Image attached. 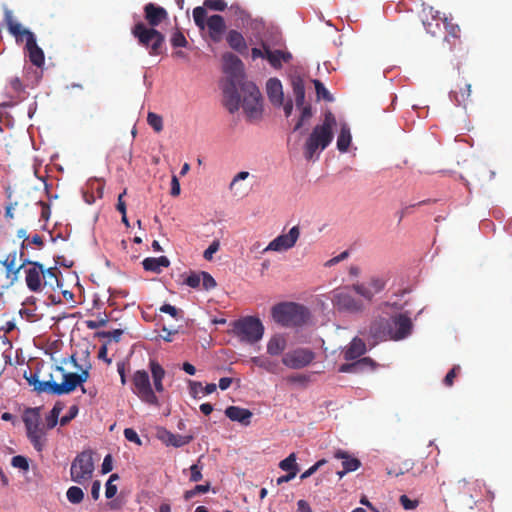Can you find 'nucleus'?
I'll list each match as a JSON object with an SVG mask.
<instances>
[{
  "label": "nucleus",
  "mask_w": 512,
  "mask_h": 512,
  "mask_svg": "<svg viewBox=\"0 0 512 512\" xmlns=\"http://www.w3.org/2000/svg\"><path fill=\"white\" fill-rule=\"evenodd\" d=\"M222 61L223 72L227 76L223 85L224 105L230 113H235L240 108L238 85L244 82L243 63L231 52L224 53Z\"/></svg>",
  "instance_id": "f257e3e1"
},
{
  "label": "nucleus",
  "mask_w": 512,
  "mask_h": 512,
  "mask_svg": "<svg viewBox=\"0 0 512 512\" xmlns=\"http://www.w3.org/2000/svg\"><path fill=\"white\" fill-rule=\"evenodd\" d=\"M337 121L331 111L324 114L321 124H317L307 137L304 143V157L306 160H313L319 157V152L325 150L333 141V129Z\"/></svg>",
  "instance_id": "f03ea898"
},
{
  "label": "nucleus",
  "mask_w": 512,
  "mask_h": 512,
  "mask_svg": "<svg viewBox=\"0 0 512 512\" xmlns=\"http://www.w3.org/2000/svg\"><path fill=\"white\" fill-rule=\"evenodd\" d=\"M23 265H26L23 271L25 283L31 292H41L47 286L52 290L60 287L57 267L45 268L40 262L28 259L23 260Z\"/></svg>",
  "instance_id": "7ed1b4c3"
},
{
  "label": "nucleus",
  "mask_w": 512,
  "mask_h": 512,
  "mask_svg": "<svg viewBox=\"0 0 512 512\" xmlns=\"http://www.w3.org/2000/svg\"><path fill=\"white\" fill-rule=\"evenodd\" d=\"M273 320L283 327H300L310 319L308 308L294 302H282L271 310Z\"/></svg>",
  "instance_id": "20e7f679"
},
{
  "label": "nucleus",
  "mask_w": 512,
  "mask_h": 512,
  "mask_svg": "<svg viewBox=\"0 0 512 512\" xmlns=\"http://www.w3.org/2000/svg\"><path fill=\"white\" fill-rule=\"evenodd\" d=\"M193 20L199 30L207 29L209 38L214 43H219L223 39L226 31L224 18L219 14L207 17V11L204 7L198 6L193 9Z\"/></svg>",
  "instance_id": "39448f33"
},
{
  "label": "nucleus",
  "mask_w": 512,
  "mask_h": 512,
  "mask_svg": "<svg viewBox=\"0 0 512 512\" xmlns=\"http://www.w3.org/2000/svg\"><path fill=\"white\" fill-rule=\"evenodd\" d=\"M138 43L149 50L152 56L160 55L165 42L164 35L155 28L147 27L143 22L136 23L131 29Z\"/></svg>",
  "instance_id": "423d86ee"
},
{
  "label": "nucleus",
  "mask_w": 512,
  "mask_h": 512,
  "mask_svg": "<svg viewBox=\"0 0 512 512\" xmlns=\"http://www.w3.org/2000/svg\"><path fill=\"white\" fill-rule=\"evenodd\" d=\"M232 333L242 342L254 344L262 339L264 326L259 318L246 316L232 323Z\"/></svg>",
  "instance_id": "0eeeda50"
},
{
  "label": "nucleus",
  "mask_w": 512,
  "mask_h": 512,
  "mask_svg": "<svg viewBox=\"0 0 512 512\" xmlns=\"http://www.w3.org/2000/svg\"><path fill=\"white\" fill-rule=\"evenodd\" d=\"M290 84L292 87L293 96L295 98L296 108L300 111L297 122L293 131H299L304 124L313 116L312 106L305 103V85L304 80L300 75H292L290 77Z\"/></svg>",
  "instance_id": "6e6552de"
},
{
  "label": "nucleus",
  "mask_w": 512,
  "mask_h": 512,
  "mask_svg": "<svg viewBox=\"0 0 512 512\" xmlns=\"http://www.w3.org/2000/svg\"><path fill=\"white\" fill-rule=\"evenodd\" d=\"M240 87L243 99L240 105L250 119L259 118L262 113V96L260 90L253 82H243Z\"/></svg>",
  "instance_id": "1a4fd4ad"
},
{
  "label": "nucleus",
  "mask_w": 512,
  "mask_h": 512,
  "mask_svg": "<svg viewBox=\"0 0 512 512\" xmlns=\"http://www.w3.org/2000/svg\"><path fill=\"white\" fill-rule=\"evenodd\" d=\"M132 392L144 403L159 406V400L151 387L150 377L146 370H137L132 375Z\"/></svg>",
  "instance_id": "9d476101"
},
{
  "label": "nucleus",
  "mask_w": 512,
  "mask_h": 512,
  "mask_svg": "<svg viewBox=\"0 0 512 512\" xmlns=\"http://www.w3.org/2000/svg\"><path fill=\"white\" fill-rule=\"evenodd\" d=\"M94 462L91 451H82L73 460L70 468L71 480L84 484L92 478Z\"/></svg>",
  "instance_id": "9b49d317"
},
{
  "label": "nucleus",
  "mask_w": 512,
  "mask_h": 512,
  "mask_svg": "<svg viewBox=\"0 0 512 512\" xmlns=\"http://www.w3.org/2000/svg\"><path fill=\"white\" fill-rule=\"evenodd\" d=\"M55 371L61 374L62 382L57 383L52 379L47 380V383L43 384L42 390L50 388V394L63 395L73 392L79 386L76 373L66 372L62 366H56Z\"/></svg>",
  "instance_id": "f8f14e48"
},
{
  "label": "nucleus",
  "mask_w": 512,
  "mask_h": 512,
  "mask_svg": "<svg viewBox=\"0 0 512 512\" xmlns=\"http://www.w3.org/2000/svg\"><path fill=\"white\" fill-rule=\"evenodd\" d=\"M315 359V353L308 348H298L287 352L282 363L291 369H301L308 366Z\"/></svg>",
  "instance_id": "ddd939ff"
},
{
  "label": "nucleus",
  "mask_w": 512,
  "mask_h": 512,
  "mask_svg": "<svg viewBox=\"0 0 512 512\" xmlns=\"http://www.w3.org/2000/svg\"><path fill=\"white\" fill-rule=\"evenodd\" d=\"M391 340H401L410 335L412 321L406 314L400 313L390 317Z\"/></svg>",
  "instance_id": "4468645a"
},
{
  "label": "nucleus",
  "mask_w": 512,
  "mask_h": 512,
  "mask_svg": "<svg viewBox=\"0 0 512 512\" xmlns=\"http://www.w3.org/2000/svg\"><path fill=\"white\" fill-rule=\"evenodd\" d=\"M300 236V230L298 226H293L287 234H281L272 240L269 245L265 248V251H285L296 244Z\"/></svg>",
  "instance_id": "2eb2a0df"
},
{
  "label": "nucleus",
  "mask_w": 512,
  "mask_h": 512,
  "mask_svg": "<svg viewBox=\"0 0 512 512\" xmlns=\"http://www.w3.org/2000/svg\"><path fill=\"white\" fill-rule=\"evenodd\" d=\"M345 288L334 294L333 302L340 310L359 312L363 310V303L357 300L349 291Z\"/></svg>",
  "instance_id": "dca6fc26"
},
{
  "label": "nucleus",
  "mask_w": 512,
  "mask_h": 512,
  "mask_svg": "<svg viewBox=\"0 0 512 512\" xmlns=\"http://www.w3.org/2000/svg\"><path fill=\"white\" fill-rule=\"evenodd\" d=\"M471 84L461 79L457 82L455 88L450 92V98L457 105L466 107L470 101Z\"/></svg>",
  "instance_id": "f3484780"
},
{
  "label": "nucleus",
  "mask_w": 512,
  "mask_h": 512,
  "mask_svg": "<svg viewBox=\"0 0 512 512\" xmlns=\"http://www.w3.org/2000/svg\"><path fill=\"white\" fill-rule=\"evenodd\" d=\"M25 50L27 51L29 61L40 68L44 65L45 55L43 50L37 45L36 37L34 34L29 35V39L25 44Z\"/></svg>",
  "instance_id": "a211bd4d"
},
{
  "label": "nucleus",
  "mask_w": 512,
  "mask_h": 512,
  "mask_svg": "<svg viewBox=\"0 0 512 512\" xmlns=\"http://www.w3.org/2000/svg\"><path fill=\"white\" fill-rule=\"evenodd\" d=\"M144 14L145 20L151 28L158 26L168 16L167 11L163 7L157 6L153 3H148L144 6Z\"/></svg>",
  "instance_id": "6ab92c4d"
},
{
  "label": "nucleus",
  "mask_w": 512,
  "mask_h": 512,
  "mask_svg": "<svg viewBox=\"0 0 512 512\" xmlns=\"http://www.w3.org/2000/svg\"><path fill=\"white\" fill-rule=\"evenodd\" d=\"M266 92L269 101L275 107L283 105L284 92L283 86L279 79L270 78L266 83Z\"/></svg>",
  "instance_id": "aec40b11"
},
{
  "label": "nucleus",
  "mask_w": 512,
  "mask_h": 512,
  "mask_svg": "<svg viewBox=\"0 0 512 512\" xmlns=\"http://www.w3.org/2000/svg\"><path fill=\"white\" fill-rule=\"evenodd\" d=\"M369 333L376 340H391L390 318H379L373 321Z\"/></svg>",
  "instance_id": "412c9836"
},
{
  "label": "nucleus",
  "mask_w": 512,
  "mask_h": 512,
  "mask_svg": "<svg viewBox=\"0 0 512 512\" xmlns=\"http://www.w3.org/2000/svg\"><path fill=\"white\" fill-rule=\"evenodd\" d=\"M225 415L235 422H239L242 425H249L253 416L249 409L241 408L239 406H229L225 409Z\"/></svg>",
  "instance_id": "4be33fe9"
},
{
  "label": "nucleus",
  "mask_w": 512,
  "mask_h": 512,
  "mask_svg": "<svg viewBox=\"0 0 512 512\" xmlns=\"http://www.w3.org/2000/svg\"><path fill=\"white\" fill-rule=\"evenodd\" d=\"M27 437L33 447L41 452L46 444V433L40 425L26 428Z\"/></svg>",
  "instance_id": "5701e85b"
},
{
  "label": "nucleus",
  "mask_w": 512,
  "mask_h": 512,
  "mask_svg": "<svg viewBox=\"0 0 512 512\" xmlns=\"http://www.w3.org/2000/svg\"><path fill=\"white\" fill-rule=\"evenodd\" d=\"M149 369L152 375L155 391L162 393L164 391L163 379L166 375L165 369L154 359H150Z\"/></svg>",
  "instance_id": "b1692460"
},
{
  "label": "nucleus",
  "mask_w": 512,
  "mask_h": 512,
  "mask_svg": "<svg viewBox=\"0 0 512 512\" xmlns=\"http://www.w3.org/2000/svg\"><path fill=\"white\" fill-rule=\"evenodd\" d=\"M365 352V342L362 339L355 337L344 351V359L347 361L355 360L365 354Z\"/></svg>",
  "instance_id": "393cba45"
},
{
  "label": "nucleus",
  "mask_w": 512,
  "mask_h": 512,
  "mask_svg": "<svg viewBox=\"0 0 512 512\" xmlns=\"http://www.w3.org/2000/svg\"><path fill=\"white\" fill-rule=\"evenodd\" d=\"M226 41L231 49L237 51L240 54H244L248 49L245 38L237 30L232 29L228 31L226 35Z\"/></svg>",
  "instance_id": "a878e982"
},
{
  "label": "nucleus",
  "mask_w": 512,
  "mask_h": 512,
  "mask_svg": "<svg viewBox=\"0 0 512 512\" xmlns=\"http://www.w3.org/2000/svg\"><path fill=\"white\" fill-rule=\"evenodd\" d=\"M424 17H422V23L427 33L431 34L432 36H435L440 30V23L439 19L437 18V15L433 14V8L423 9Z\"/></svg>",
  "instance_id": "bb28decb"
},
{
  "label": "nucleus",
  "mask_w": 512,
  "mask_h": 512,
  "mask_svg": "<svg viewBox=\"0 0 512 512\" xmlns=\"http://www.w3.org/2000/svg\"><path fill=\"white\" fill-rule=\"evenodd\" d=\"M142 265L144 270L159 274L162 268L169 267L170 261L166 256L147 257L142 261Z\"/></svg>",
  "instance_id": "cd10ccee"
},
{
  "label": "nucleus",
  "mask_w": 512,
  "mask_h": 512,
  "mask_svg": "<svg viewBox=\"0 0 512 512\" xmlns=\"http://www.w3.org/2000/svg\"><path fill=\"white\" fill-rule=\"evenodd\" d=\"M374 367H375V362L369 357H364V358H362L356 362H353V363L342 364L339 367V372L352 373V372L362 371L365 368L373 369Z\"/></svg>",
  "instance_id": "c85d7f7f"
},
{
  "label": "nucleus",
  "mask_w": 512,
  "mask_h": 512,
  "mask_svg": "<svg viewBox=\"0 0 512 512\" xmlns=\"http://www.w3.org/2000/svg\"><path fill=\"white\" fill-rule=\"evenodd\" d=\"M159 437L166 445H171L174 447H182L187 445L193 439L192 436L173 434L167 430H164Z\"/></svg>",
  "instance_id": "c756f323"
},
{
  "label": "nucleus",
  "mask_w": 512,
  "mask_h": 512,
  "mask_svg": "<svg viewBox=\"0 0 512 512\" xmlns=\"http://www.w3.org/2000/svg\"><path fill=\"white\" fill-rule=\"evenodd\" d=\"M334 457L336 459L342 460V466L344 468V473L356 471L361 466L360 460L349 455L346 451L337 450L334 453Z\"/></svg>",
  "instance_id": "7c9ffc66"
},
{
  "label": "nucleus",
  "mask_w": 512,
  "mask_h": 512,
  "mask_svg": "<svg viewBox=\"0 0 512 512\" xmlns=\"http://www.w3.org/2000/svg\"><path fill=\"white\" fill-rule=\"evenodd\" d=\"M292 58L289 52H283L281 50H270L269 47L266 48V59L274 68H280L282 66V62H289Z\"/></svg>",
  "instance_id": "2f4dec72"
},
{
  "label": "nucleus",
  "mask_w": 512,
  "mask_h": 512,
  "mask_svg": "<svg viewBox=\"0 0 512 512\" xmlns=\"http://www.w3.org/2000/svg\"><path fill=\"white\" fill-rule=\"evenodd\" d=\"M7 25L9 32L16 38V42H22L24 39L27 42L29 35L34 34L30 30L23 28L20 23L14 22L11 17H8Z\"/></svg>",
  "instance_id": "473e14b6"
},
{
  "label": "nucleus",
  "mask_w": 512,
  "mask_h": 512,
  "mask_svg": "<svg viewBox=\"0 0 512 512\" xmlns=\"http://www.w3.org/2000/svg\"><path fill=\"white\" fill-rule=\"evenodd\" d=\"M17 252L13 251L7 255L5 260L3 261V265L6 268L7 276H12V280L17 279V275L21 269L24 270L26 265H23V262L20 266H16Z\"/></svg>",
  "instance_id": "72a5a7b5"
},
{
  "label": "nucleus",
  "mask_w": 512,
  "mask_h": 512,
  "mask_svg": "<svg viewBox=\"0 0 512 512\" xmlns=\"http://www.w3.org/2000/svg\"><path fill=\"white\" fill-rule=\"evenodd\" d=\"M286 348V340L280 335H275L270 338L267 343V353L271 356H278Z\"/></svg>",
  "instance_id": "f704fd0d"
},
{
  "label": "nucleus",
  "mask_w": 512,
  "mask_h": 512,
  "mask_svg": "<svg viewBox=\"0 0 512 512\" xmlns=\"http://www.w3.org/2000/svg\"><path fill=\"white\" fill-rule=\"evenodd\" d=\"M351 140L350 128L346 124H343L337 138V149L340 152H347L351 144Z\"/></svg>",
  "instance_id": "c9c22d12"
},
{
  "label": "nucleus",
  "mask_w": 512,
  "mask_h": 512,
  "mask_svg": "<svg viewBox=\"0 0 512 512\" xmlns=\"http://www.w3.org/2000/svg\"><path fill=\"white\" fill-rule=\"evenodd\" d=\"M22 418L25 428L40 425V408H26Z\"/></svg>",
  "instance_id": "e433bc0d"
},
{
  "label": "nucleus",
  "mask_w": 512,
  "mask_h": 512,
  "mask_svg": "<svg viewBox=\"0 0 512 512\" xmlns=\"http://www.w3.org/2000/svg\"><path fill=\"white\" fill-rule=\"evenodd\" d=\"M251 361L256 366H258L260 368H263V369H265L266 371H268L270 373H276L277 372V368H278L277 363L272 361V360H270L267 357L255 356V357L251 358Z\"/></svg>",
  "instance_id": "4c0bfd02"
},
{
  "label": "nucleus",
  "mask_w": 512,
  "mask_h": 512,
  "mask_svg": "<svg viewBox=\"0 0 512 512\" xmlns=\"http://www.w3.org/2000/svg\"><path fill=\"white\" fill-rule=\"evenodd\" d=\"M63 410V405L60 402L55 403L50 414L46 417V427L47 429H53L59 420V415Z\"/></svg>",
  "instance_id": "58836bf2"
},
{
  "label": "nucleus",
  "mask_w": 512,
  "mask_h": 512,
  "mask_svg": "<svg viewBox=\"0 0 512 512\" xmlns=\"http://www.w3.org/2000/svg\"><path fill=\"white\" fill-rule=\"evenodd\" d=\"M444 26L447 33V36L445 37L446 41H449V37H452L454 40L460 39V32L461 29L458 24L453 23L452 20L445 18L444 19Z\"/></svg>",
  "instance_id": "ea45409f"
},
{
  "label": "nucleus",
  "mask_w": 512,
  "mask_h": 512,
  "mask_svg": "<svg viewBox=\"0 0 512 512\" xmlns=\"http://www.w3.org/2000/svg\"><path fill=\"white\" fill-rule=\"evenodd\" d=\"M67 499L72 504H79L84 499V492L78 486H71L66 492Z\"/></svg>",
  "instance_id": "a19ab883"
},
{
  "label": "nucleus",
  "mask_w": 512,
  "mask_h": 512,
  "mask_svg": "<svg viewBox=\"0 0 512 512\" xmlns=\"http://www.w3.org/2000/svg\"><path fill=\"white\" fill-rule=\"evenodd\" d=\"M351 289L367 301H372L374 297V292H372L371 288L363 283H355L351 286Z\"/></svg>",
  "instance_id": "79ce46f5"
},
{
  "label": "nucleus",
  "mask_w": 512,
  "mask_h": 512,
  "mask_svg": "<svg viewBox=\"0 0 512 512\" xmlns=\"http://www.w3.org/2000/svg\"><path fill=\"white\" fill-rule=\"evenodd\" d=\"M279 467L287 472L295 471V473L297 474L299 471V467L296 463L295 453H291L287 458L280 461Z\"/></svg>",
  "instance_id": "37998d69"
},
{
  "label": "nucleus",
  "mask_w": 512,
  "mask_h": 512,
  "mask_svg": "<svg viewBox=\"0 0 512 512\" xmlns=\"http://www.w3.org/2000/svg\"><path fill=\"white\" fill-rule=\"evenodd\" d=\"M229 10L242 24L247 23L251 19L250 14L237 4L231 5Z\"/></svg>",
  "instance_id": "c03bdc74"
},
{
  "label": "nucleus",
  "mask_w": 512,
  "mask_h": 512,
  "mask_svg": "<svg viewBox=\"0 0 512 512\" xmlns=\"http://www.w3.org/2000/svg\"><path fill=\"white\" fill-rule=\"evenodd\" d=\"M313 84L315 86V91L318 99H324L325 101L328 102H331L333 100L332 95L329 93V91L326 89V87L320 80L314 79Z\"/></svg>",
  "instance_id": "a18cd8bd"
},
{
  "label": "nucleus",
  "mask_w": 512,
  "mask_h": 512,
  "mask_svg": "<svg viewBox=\"0 0 512 512\" xmlns=\"http://www.w3.org/2000/svg\"><path fill=\"white\" fill-rule=\"evenodd\" d=\"M26 380L28 381V383L30 385H32L34 387V390L37 391L38 393H48L50 394V388H48L47 390H42V386L43 384L47 383V381H40L38 379V375L37 373H30L29 376H25Z\"/></svg>",
  "instance_id": "49530a36"
},
{
  "label": "nucleus",
  "mask_w": 512,
  "mask_h": 512,
  "mask_svg": "<svg viewBox=\"0 0 512 512\" xmlns=\"http://www.w3.org/2000/svg\"><path fill=\"white\" fill-rule=\"evenodd\" d=\"M147 123L154 129L155 132L159 133L163 130V118L154 113L149 112L147 115Z\"/></svg>",
  "instance_id": "de8ad7c7"
},
{
  "label": "nucleus",
  "mask_w": 512,
  "mask_h": 512,
  "mask_svg": "<svg viewBox=\"0 0 512 512\" xmlns=\"http://www.w3.org/2000/svg\"><path fill=\"white\" fill-rule=\"evenodd\" d=\"M209 490H210L209 483H207L205 485H196L193 489L185 491L183 497L186 501H189L192 498H194L196 495L207 493Z\"/></svg>",
  "instance_id": "09e8293b"
},
{
  "label": "nucleus",
  "mask_w": 512,
  "mask_h": 512,
  "mask_svg": "<svg viewBox=\"0 0 512 512\" xmlns=\"http://www.w3.org/2000/svg\"><path fill=\"white\" fill-rule=\"evenodd\" d=\"M204 6L214 11H224L227 3L224 0H204Z\"/></svg>",
  "instance_id": "8fccbe9b"
},
{
  "label": "nucleus",
  "mask_w": 512,
  "mask_h": 512,
  "mask_svg": "<svg viewBox=\"0 0 512 512\" xmlns=\"http://www.w3.org/2000/svg\"><path fill=\"white\" fill-rule=\"evenodd\" d=\"M385 280L381 277H372L368 286L371 288L374 295L381 292L385 287Z\"/></svg>",
  "instance_id": "3c124183"
},
{
  "label": "nucleus",
  "mask_w": 512,
  "mask_h": 512,
  "mask_svg": "<svg viewBox=\"0 0 512 512\" xmlns=\"http://www.w3.org/2000/svg\"><path fill=\"white\" fill-rule=\"evenodd\" d=\"M202 286L205 290H211L216 287L215 279L205 271L200 272Z\"/></svg>",
  "instance_id": "603ef678"
},
{
  "label": "nucleus",
  "mask_w": 512,
  "mask_h": 512,
  "mask_svg": "<svg viewBox=\"0 0 512 512\" xmlns=\"http://www.w3.org/2000/svg\"><path fill=\"white\" fill-rule=\"evenodd\" d=\"M171 44L173 47H186L188 42L181 31H176L171 37Z\"/></svg>",
  "instance_id": "864d4df0"
},
{
  "label": "nucleus",
  "mask_w": 512,
  "mask_h": 512,
  "mask_svg": "<svg viewBox=\"0 0 512 512\" xmlns=\"http://www.w3.org/2000/svg\"><path fill=\"white\" fill-rule=\"evenodd\" d=\"M123 335L122 329H115L113 331H102L98 332L97 336L100 338H111L115 342H119L121 339V336Z\"/></svg>",
  "instance_id": "5fc2aeb1"
},
{
  "label": "nucleus",
  "mask_w": 512,
  "mask_h": 512,
  "mask_svg": "<svg viewBox=\"0 0 512 512\" xmlns=\"http://www.w3.org/2000/svg\"><path fill=\"white\" fill-rule=\"evenodd\" d=\"M11 464L13 467L19 468V469H22L25 471H27L29 469V463H28L27 458L24 456H21V455L14 456L11 460Z\"/></svg>",
  "instance_id": "6e6d98bb"
},
{
  "label": "nucleus",
  "mask_w": 512,
  "mask_h": 512,
  "mask_svg": "<svg viewBox=\"0 0 512 512\" xmlns=\"http://www.w3.org/2000/svg\"><path fill=\"white\" fill-rule=\"evenodd\" d=\"M327 463L326 459H321L317 461L314 465H312L308 470L303 472L300 476L301 480L307 479L311 475H313L319 468H321L323 465Z\"/></svg>",
  "instance_id": "4d7b16f0"
},
{
  "label": "nucleus",
  "mask_w": 512,
  "mask_h": 512,
  "mask_svg": "<svg viewBox=\"0 0 512 512\" xmlns=\"http://www.w3.org/2000/svg\"><path fill=\"white\" fill-rule=\"evenodd\" d=\"M460 366L455 365L445 376L443 382L446 386L451 387L454 383V379L457 377L460 372Z\"/></svg>",
  "instance_id": "13d9d810"
},
{
  "label": "nucleus",
  "mask_w": 512,
  "mask_h": 512,
  "mask_svg": "<svg viewBox=\"0 0 512 512\" xmlns=\"http://www.w3.org/2000/svg\"><path fill=\"white\" fill-rule=\"evenodd\" d=\"M202 467L198 464H193L190 466V481L198 482L202 480Z\"/></svg>",
  "instance_id": "bf43d9fd"
},
{
  "label": "nucleus",
  "mask_w": 512,
  "mask_h": 512,
  "mask_svg": "<svg viewBox=\"0 0 512 512\" xmlns=\"http://www.w3.org/2000/svg\"><path fill=\"white\" fill-rule=\"evenodd\" d=\"M201 283L200 273H191L186 279L185 284L191 288H198Z\"/></svg>",
  "instance_id": "052dcab7"
},
{
  "label": "nucleus",
  "mask_w": 512,
  "mask_h": 512,
  "mask_svg": "<svg viewBox=\"0 0 512 512\" xmlns=\"http://www.w3.org/2000/svg\"><path fill=\"white\" fill-rule=\"evenodd\" d=\"M399 501H400L401 505L403 506V508L406 510H412L418 506L417 500H411L406 495H401Z\"/></svg>",
  "instance_id": "680f3d73"
},
{
  "label": "nucleus",
  "mask_w": 512,
  "mask_h": 512,
  "mask_svg": "<svg viewBox=\"0 0 512 512\" xmlns=\"http://www.w3.org/2000/svg\"><path fill=\"white\" fill-rule=\"evenodd\" d=\"M77 413H78L77 406H75V405L71 406L69 409V412L60 419V425L61 426L67 425L73 418L76 417Z\"/></svg>",
  "instance_id": "e2e57ef3"
},
{
  "label": "nucleus",
  "mask_w": 512,
  "mask_h": 512,
  "mask_svg": "<svg viewBox=\"0 0 512 512\" xmlns=\"http://www.w3.org/2000/svg\"><path fill=\"white\" fill-rule=\"evenodd\" d=\"M405 467L404 468H390V469H387V473L388 475H392V476H400V475H403L405 472L409 471L411 468H412V463H409V462H405L404 463Z\"/></svg>",
  "instance_id": "0e129e2a"
},
{
  "label": "nucleus",
  "mask_w": 512,
  "mask_h": 512,
  "mask_svg": "<svg viewBox=\"0 0 512 512\" xmlns=\"http://www.w3.org/2000/svg\"><path fill=\"white\" fill-rule=\"evenodd\" d=\"M124 436H125V438H126L128 441H130V442H134V443H136V444H138V445H141V440H140V438H139V436H138L137 432H136L134 429H132V428H126V429L124 430Z\"/></svg>",
  "instance_id": "69168bd1"
},
{
  "label": "nucleus",
  "mask_w": 512,
  "mask_h": 512,
  "mask_svg": "<svg viewBox=\"0 0 512 512\" xmlns=\"http://www.w3.org/2000/svg\"><path fill=\"white\" fill-rule=\"evenodd\" d=\"M220 244L218 241H213L209 247L204 251V258L206 260H211L214 253L219 250Z\"/></svg>",
  "instance_id": "338daca9"
},
{
  "label": "nucleus",
  "mask_w": 512,
  "mask_h": 512,
  "mask_svg": "<svg viewBox=\"0 0 512 512\" xmlns=\"http://www.w3.org/2000/svg\"><path fill=\"white\" fill-rule=\"evenodd\" d=\"M107 322H108L107 317H104V318H100L98 320H87L85 323H86L87 328L97 329V328L106 326Z\"/></svg>",
  "instance_id": "774afa93"
}]
</instances>
